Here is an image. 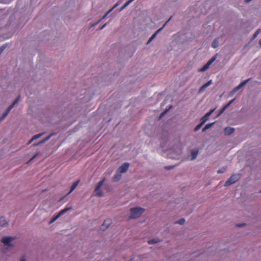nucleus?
Returning a JSON list of instances; mask_svg holds the SVG:
<instances>
[{"label":"nucleus","instance_id":"44","mask_svg":"<svg viewBox=\"0 0 261 261\" xmlns=\"http://www.w3.org/2000/svg\"><path fill=\"white\" fill-rule=\"evenodd\" d=\"M118 3H117L116 4H115V5H114V6L112 9H112V11H113V10L115 8H116V7H117V6H118Z\"/></svg>","mask_w":261,"mask_h":261},{"label":"nucleus","instance_id":"5","mask_svg":"<svg viewBox=\"0 0 261 261\" xmlns=\"http://www.w3.org/2000/svg\"><path fill=\"white\" fill-rule=\"evenodd\" d=\"M14 239V238L11 237H4L2 238L1 242L6 246H11V242Z\"/></svg>","mask_w":261,"mask_h":261},{"label":"nucleus","instance_id":"29","mask_svg":"<svg viewBox=\"0 0 261 261\" xmlns=\"http://www.w3.org/2000/svg\"><path fill=\"white\" fill-rule=\"evenodd\" d=\"M112 11V9H110V10H109L107 12V13L105 15H103V16L101 19H102V20H103V19H105V18L107 17V16H108V15L110 13H111Z\"/></svg>","mask_w":261,"mask_h":261},{"label":"nucleus","instance_id":"28","mask_svg":"<svg viewBox=\"0 0 261 261\" xmlns=\"http://www.w3.org/2000/svg\"><path fill=\"white\" fill-rule=\"evenodd\" d=\"M214 124V123H208L207 124L205 125V126H204L206 129H208L209 128H210Z\"/></svg>","mask_w":261,"mask_h":261},{"label":"nucleus","instance_id":"45","mask_svg":"<svg viewBox=\"0 0 261 261\" xmlns=\"http://www.w3.org/2000/svg\"><path fill=\"white\" fill-rule=\"evenodd\" d=\"M252 0H244V2L245 3H250L251 1H252Z\"/></svg>","mask_w":261,"mask_h":261},{"label":"nucleus","instance_id":"20","mask_svg":"<svg viewBox=\"0 0 261 261\" xmlns=\"http://www.w3.org/2000/svg\"><path fill=\"white\" fill-rule=\"evenodd\" d=\"M159 241H160V240L158 239H153L148 240V243L149 244H155V243L159 242Z\"/></svg>","mask_w":261,"mask_h":261},{"label":"nucleus","instance_id":"11","mask_svg":"<svg viewBox=\"0 0 261 261\" xmlns=\"http://www.w3.org/2000/svg\"><path fill=\"white\" fill-rule=\"evenodd\" d=\"M234 129L230 127H226L224 129L225 134L226 135H230L233 133Z\"/></svg>","mask_w":261,"mask_h":261},{"label":"nucleus","instance_id":"23","mask_svg":"<svg viewBox=\"0 0 261 261\" xmlns=\"http://www.w3.org/2000/svg\"><path fill=\"white\" fill-rule=\"evenodd\" d=\"M43 133H41L34 136L31 139V141H34V140L39 138L41 136L43 135Z\"/></svg>","mask_w":261,"mask_h":261},{"label":"nucleus","instance_id":"49","mask_svg":"<svg viewBox=\"0 0 261 261\" xmlns=\"http://www.w3.org/2000/svg\"><path fill=\"white\" fill-rule=\"evenodd\" d=\"M33 141H31V139L30 140V141L29 142V144H30L31 143H32V142H33Z\"/></svg>","mask_w":261,"mask_h":261},{"label":"nucleus","instance_id":"27","mask_svg":"<svg viewBox=\"0 0 261 261\" xmlns=\"http://www.w3.org/2000/svg\"><path fill=\"white\" fill-rule=\"evenodd\" d=\"M102 20V19H99L97 22H95V23H93L92 24H91L90 25V28H92V27H95L96 25H97Z\"/></svg>","mask_w":261,"mask_h":261},{"label":"nucleus","instance_id":"10","mask_svg":"<svg viewBox=\"0 0 261 261\" xmlns=\"http://www.w3.org/2000/svg\"><path fill=\"white\" fill-rule=\"evenodd\" d=\"M249 80H250V79L241 82L238 86L234 88V91L237 92L238 90H239V89L242 88L243 87H244L248 82V81Z\"/></svg>","mask_w":261,"mask_h":261},{"label":"nucleus","instance_id":"33","mask_svg":"<svg viewBox=\"0 0 261 261\" xmlns=\"http://www.w3.org/2000/svg\"><path fill=\"white\" fill-rule=\"evenodd\" d=\"M53 135V134L49 135V136H48L47 137H46L45 138H44L43 139L44 142H45L46 141H48L51 137V136Z\"/></svg>","mask_w":261,"mask_h":261},{"label":"nucleus","instance_id":"8","mask_svg":"<svg viewBox=\"0 0 261 261\" xmlns=\"http://www.w3.org/2000/svg\"><path fill=\"white\" fill-rule=\"evenodd\" d=\"M212 84V80H211L202 86L198 90L199 93L203 92L206 88L210 86Z\"/></svg>","mask_w":261,"mask_h":261},{"label":"nucleus","instance_id":"38","mask_svg":"<svg viewBox=\"0 0 261 261\" xmlns=\"http://www.w3.org/2000/svg\"><path fill=\"white\" fill-rule=\"evenodd\" d=\"M107 25V23L104 24L103 25H102L101 27H100L98 29V30H101L103 29V28H105L106 27Z\"/></svg>","mask_w":261,"mask_h":261},{"label":"nucleus","instance_id":"9","mask_svg":"<svg viewBox=\"0 0 261 261\" xmlns=\"http://www.w3.org/2000/svg\"><path fill=\"white\" fill-rule=\"evenodd\" d=\"M163 30V28H161L160 29H158L149 38L148 40L147 44L150 43L156 36L158 34L160 33L162 30Z\"/></svg>","mask_w":261,"mask_h":261},{"label":"nucleus","instance_id":"35","mask_svg":"<svg viewBox=\"0 0 261 261\" xmlns=\"http://www.w3.org/2000/svg\"><path fill=\"white\" fill-rule=\"evenodd\" d=\"M234 101V99L231 100L226 105V106L228 108L233 102Z\"/></svg>","mask_w":261,"mask_h":261},{"label":"nucleus","instance_id":"25","mask_svg":"<svg viewBox=\"0 0 261 261\" xmlns=\"http://www.w3.org/2000/svg\"><path fill=\"white\" fill-rule=\"evenodd\" d=\"M226 170H227V168L226 167H224V168L219 169L217 171V173L219 174L223 173L225 172L226 171Z\"/></svg>","mask_w":261,"mask_h":261},{"label":"nucleus","instance_id":"46","mask_svg":"<svg viewBox=\"0 0 261 261\" xmlns=\"http://www.w3.org/2000/svg\"><path fill=\"white\" fill-rule=\"evenodd\" d=\"M244 225H245V224H241L238 225L237 226L239 227H242L243 226H244Z\"/></svg>","mask_w":261,"mask_h":261},{"label":"nucleus","instance_id":"17","mask_svg":"<svg viewBox=\"0 0 261 261\" xmlns=\"http://www.w3.org/2000/svg\"><path fill=\"white\" fill-rule=\"evenodd\" d=\"M71 209V207H66L65 208H64L63 210L60 211L59 212V213H58V215L60 216H61Z\"/></svg>","mask_w":261,"mask_h":261},{"label":"nucleus","instance_id":"32","mask_svg":"<svg viewBox=\"0 0 261 261\" xmlns=\"http://www.w3.org/2000/svg\"><path fill=\"white\" fill-rule=\"evenodd\" d=\"M6 45H4L0 47V55L2 53V52L4 51V50L6 48Z\"/></svg>","mask_w":261,"mask_h":261},{"label":"nucleus","instance_id":"1","mask_svg":"<svg viewBox=\"0 0 261 261\" xmlns=\"http://www.w3.org/2000/svg\"><path fill=\"white\" fill-rule=\"evenodd\" d=\"M145 211V210L142 207H134L130 210V219H136L139 218Z\"/></svg>","mask_w":261,"mask_h":261},{"label":"nucleus","instance_id":"39","mask_svg":"<svg viewBox=\"0 0 261 261\" xmlns=\"http://www.w3.org/2000/svg\"><path fill=\"white\" fill-rule=\"evenodd\" d=\"M236 92V91H234V89H233L231 92L230 93V96H232L234 95V94Z\"/></svg>","mask_w":261,"mask_h":261},{"label":"nucleus","instance_id":"15","mask_svg":"<svg viewBox=\"0 0 261 261\" xmlns=\"http://www.w3.org/2000/svg\"><path fill=\"white\" fill-rule=\"evenodd\" d=\"M198 153V151L197 150H192L191 152V160H194L197 156Z\"/></svg>","mask_w":261,"mask_h":261},{"label":"nucleus","instance_id":"31","mask_svg":"<svg viewBox=\"0 0 261 261\" xmlns=\"http://www.w3.org/2000/svg\"><path fill=\"white\" fill-rule=\"evenodd\" d=\"M171 107H172V106H171L169 109H166V110L165 111H164L163 113H161V114L160 117H163V116H164V115L166 113H167V112L169 111V109H170Z\"/></svg>","mask_w":261,"mask_h":261},{"label":"nucleus","instance_id":"50","mask_svg":"<svg viewBox=\"0 0 261 261\" xmlns=\"http://www.w3.org/2000/svg\"><path fill=\"white\" fill-rule=\"evenodd\" d=\"M259 193H261V190H260Z\"/></svg>","mask_w":261,"mask_h":261},{"label":"nucleus","instance_id":"13","mask_svg":"<svg viewBox=\"0 0 261 261\" xmlns=\"http://www.w3.org/2000/svg\"><path fill=\"white\" fill-rule=\"evenodd\" d=\"M121 178V173L118 172L117 170L115 176L113 177V180L114 181H118Z\"/></svg>","mask_w":261,"mask_h":261},{"label":"nucleus","instance_id":"43","mask_svg":"<svg viewBox=\"0 0 261 261\" xmlns=\"http://www.w3.org/2000/svg\"><path fill=\"white\" fill-rule=\"evenodd\" d=\"M20 261H27V260L25 258L24 256H22L20 258Z\"/></svg>","mask_w":261,"mask_h":261},{"label":"nucleus","instance_id":"34","mask_svg":"<svg viewBox=\"0 0 261 261\" xmlns=\"http://www.w3.org/2000/svg\"><path fill=\"white\" fill-rule=\"evenodd\" d=\"M45 143L43 139L40 141H39L38 143H36V144H34V145L35 146H37V145H39L40 144H42L43 143Z\"/></svg>","mask_w":261,"mask_h":261},{"label":"nucleus","instance_id":"36","mask_svg":"<svg viewBox=\"0 0 261 261\" xmlns=\"http://www.w3.org/2000/svg\"><path fill=\"white\" fill-rule=\"evenodd\" d=\"M172 17H170L169 19L166 22V23L163 25L162 27L163 29L167 25V24L169 22V21L171 19Z\"/></svg>","mask_w":261,"mask_h":261},{"label":"nucleus","instance_id":"12","mask_svg":"<svg viewBox=\"0 0 261 261\" xmlns=\"http://www.w3.org/2000/svg\"><path fill=\"white\" fill-rule=\"evenodd\" d=\"M80 182V180H77L76 181H75V182H74L71 187V189H70V191L67 194V195H69L76 188V187L77 186V185H79Z\"/></svg>","mask_w":261,"mask_h":261},{"label":"nucleus","instance_id":"24","mask_svg":"<svg viewBox=\"0 0 261 261\" xmlns=\"http://www.w3.org/2000/svg\"><path fill=\"white\" fill-rule=\"evenodd\" d=\"M60 216L58 215V214L50 220V223H53L56 221Z\"/></svg>","mask_w":261,"mask_h":261},{"label":"nucleus","instance_id":"18","mask_svg":"<svg viewBox=\"0 0 261 261\" xmlns=\"http://www.w3.org/2000/svg\"><path fill=\"white\" fill-rule=\"evenodd\" d=\"M215 111V109H213V110H211L210 112H208V113H207L202 118H201V120H202V121L206 119V121L207 120V118L208 117H210V116L214 112V111Z\"/></svg>","mask_w":261,"mask_h":261},{"label":"nucleus","instance_id":"21","mask_svg":"<svg viewBox=\"0 0 261 261\" xmlns=\"http://www.w3.org/2000/svg\"><path fill=\"white\" fill-rule=\"evenodd\" d=\"M206 121V119L204 120L201 123L197 125L194 128V130L195 132L198 131L202 126V125L203 124V123Z\"/></svg>","mask_w":261,"mask_h":261},{"label":"nucleus","instance_id":"30","mask_svg":"<svg viewBox=\"0 0 261 261\" xmlns=\"http://www.w3.org/2000/svg\"><path fill=\"white\" fill-rule=\"evenodd\" d=\"M227 107L225 106L220 111L218 115V116H220L226 109Z\"/></svg>","mask_w":261,"mask_h":261},{"label":"nucleus","instance_id":"40","mask_svg":"<svg viewBox=\"0 0 261 261\" xmlns=\"http://www.w3.org/2000/svg\"><path fill=\"white\" fill-rule=\"evenodd\" d=\"M216 59V57H213L210 60L212 63H213L215 61Z\"/></svg>","mask_w":261,"mask_h":261},{"label":"nucleus","instance_id":"48","mask_svg":"<svg viewBox=\"0 0 261 261\" xmlns=\"http://www.w3.org/2000/svg\"><path fill=\"white\" fill-rule=\"evenodd\" d=\"M259 43L260 46H261V39L259 40Z\"/></svg>","mask_w":261,"mask_h":261},{"label":"nucleus","instance_id":"7","mask_svg":"<svg viewBox=\"0 0 261 261\" xmlns=\"http://www.w3.org/2000/svg\"><path fill=\"white\" fill-rule=\"evenodd\" d=\"M112 221L111 219H106L100 227V229L104 231L106 230L111 224Z\"/></svg>","mask_w":261,"mask_h":261},{"label":"nucleus","instance_id":"22","mask_svg":"<svg viewBox=\"0 0 261 261\" xmlns=\"http://www.w3.org/2000/svg\"><path fill=\"white\" fill-rule=\"evenodd\" d=\"M209 68L208 65H204L199 70V72H204L206 71Z\"/></svg>","mask_w":261,"mask_h":261},{"label":"nucleus","instance_id":"47","mask_svg":"<svg viewBox=\"0 0 261 261\" xmlns=\"http://www.w3.org/2000/svg\"><path fill=\"white\" fill-rule=\"evenodd\" d=\"M206 130H207V129H206V128L205 127H204L202 129V132L203 133V132H205Z\"/></svg>","mask_w":261,"mask_h":261},{"label":"nucleus","instance_id":"41","mask_svg":"<svg viewBox=\"0 0 261 261\" xmlns=\"http://www.w3.org/2000/svg\"><path fill=\"white\" fill-rule=\"evenodd\" d=\"M212 63H213L211 61V60H209L206 64L208 65V67H210Z\"/></svg>","mask_w":261,"mask_h":261},{"label":"nucleus","instance_id":"3","mask_svg":"<svg viewBox=\"0 0 261 261\" xmlns=\"http://www.w3.org/2000/svg\"><path fill=\"white\" fill-rule=\"evenodd\" d=\"M105 181V178H103L101 180H100L98 184L97 185L95 189L94 190V192L95 193V195L98 197L102 196L103 195V192L100 190V188L103 186V183Z\"/></svg>","mask_w":261,"mask_h":261},{"label":"nucleus","instance_id":"26","mask_svg":"<svg viewBox=\"0 0 261 261\" xmlns=\"http://www.w3.org/2000/svg\"><path fill=\"white\" fill-rule=\"evenodd\" d=\"M185 219L184 218H181L179 220L177 221L176 222V223H177V224H179L180 225H182L185 223Z\"/></svg>","mask_w":261,"mask_h":261},{"label":"nucleus","instance_id":"42","mask_svg":"<svg viewBox=\"0 0 261 261\" xmlns=\"http://www.w3.org/2000/svg\"><path fill=\"white\" fill-rule=\"evenodd\" d=\"M173 167L174 166H167L165 167V168L169 170L173 168Z\"/></svg>","mask_w":261,"mask_h":261},{"label":"nucleus","instance_id":"14","mask_svg":"<svg viewBox=\"0 0 261 261\" xmlns=\"http://www.w3.org/2000/svg\"><path fill=\"white\" fill-rule=\"evenodd\" d=\"M219 39L220 38H217L216 39H215L212 42V47H213L214 48H217V47H218L219 46Z\"/></svg>","mask_w":261,"mask_h":261},{"label":"nucleus","instance_id":"2","mask_svg":"<svg viewBox=\"0 0 261 261\" xmlns=\"http://www.w3.org/2000/svg\"><path fill=\"white\" fill-rule=\"evenodd\" d=\"M21 96L19 95L13 102V103L9 106V107L7 109L6 111L3 113L2 116L0 117V122L2 121L5 117L8 115L11 109L14 107V106L17 104L19 100H20Z\"/></svg>","mask_w":261,"mask_h":261},{"label":"nucleus","instance_id":"37","mask_svg":"<svg viewBox=\"0 0 261 261\" xmlns=\"http://www.w3.org/2000/svg\"><path fill=\"white\" fill-rule=\"evenodd\" d=\"M39 154V153H36L31 159L29 161L30 162L32 161L33 160H34L37 155L38 154Z\"/></svg>","mask_w":261,"mask_h":261},{"label":"nucleus","instance_id":"16","mask_svg":"<svg viewBox=\"0 0 261 261\" xmlns=\"http://www.w3.org/2000/svg\"><path fill=\"white\" fill-rule=\"evenodd\" d=\"M0 225L2 227H5L8 225V222L3 217L0 218Z\"/></svg>","mask_w":261,"mask_h":261},{"label":"nucleus","instance_id":"6","mask_svg":"<svg viewBox=\"0 0 261 261\" xmlns=\"http://www.w3.org/2000/svg\"><path fill=\"white\" fill-rule=\"evenodd\" d=\"M129 166L128 163H124L118 169L117 171L121 174L125 173L127 171Z\"/></svg>","mask_w":261,"mask_h":261},{"label":"nucleus","instance_id":"4","mask_svg":"<svg viewBox=\"0 0 261 261\" xmlns=\"http://www.w3.org/2000/svg\"><path fill=\"white\" fill-rule=\"evenodd\" d=\"M239 178H240V176L239 174H233L225 182L224 186L225 187L229 186L237 182L238 180H239Z\"/></svg>","mask_w":261,"mask_h":261},{"label":"nucleus","instance_id":"19","mask_svg":"<svg viewBox=\"0 0 261 261\" xmlns=\"http://www.w3.org/2000/svg\"><path fill=\"white\" fill-rule=\"evenodd\" d=\"M260 33H261V29H257L253 35L252 40H254V39H255Z\"/></svg>","mask_w":261,"mask_h":261}]
</instances>
